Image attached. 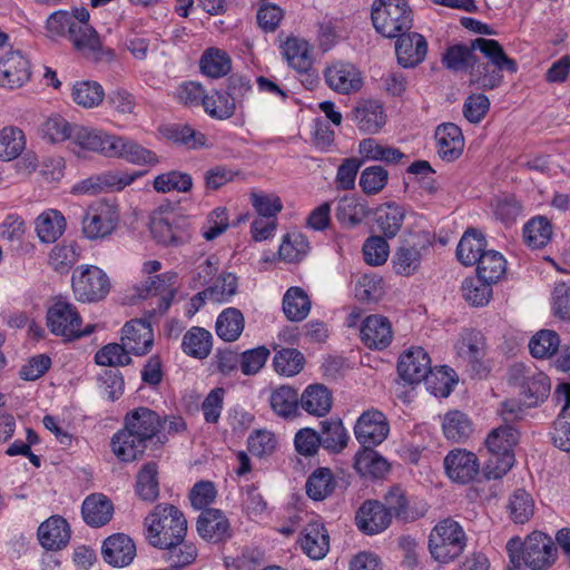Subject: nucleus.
<instances>
[{"label":"nucleus","mask_w":570,"mask_h":570,"mask_svg":"<svg viewBox=\"0 0 570 570\" xmlns=\"http://www.w3.org/2000/svg\"><path fill=\"white\" fill-rule=\"evenodd\" d=\"M167 422L156 411L139 406L127 412L124 425L110 440V446L116 458L124 463H131L144 459L149 444L161 449L167 442L161 434Z\"/></svg>","instance_id":"1"},{"label":"nucleus","mask_w":570,"mask_h":570,"mask_svg":"<svg viewBox=\"0 0 570 570\" xmlns=\"http://www.w3.org/2000/svg\"><path fill=\"white\" fill-rule=\"evenodd\" d=\"M475 47H479L480 56L475 53L469 68V86L483 91L493 90L503 82V70L518 72L517 61L505 53L498 40L480 37Z\"/></svg>","instance_id":"2"},{"label":"nucleus","mask_w":570,"mask_h":570,"mask_svg":"<svg viewBox=\"0 0 570 570\" xmlns=\"http://www.w3.org/2000/svg\"><path fill=\"white\" fill-rule=\"evenodd\" d=\"M505 548L512 564L509 570H522V564L531 570H548L558 554L551 537L541 531L531 532L524 541L518 537L511 538Z\"/></svg>","instance_id":"3"},{"label":"nucleus","mask_w":570,"mask_h":570,"mask_svg":"<svg viewBox=\"0 0 570 570\" xmlns=\"http://www.w3.org/2000/svg\"><path fill=\"white\" fill-rule=\"evenodd\" d=\"M146 539L150 546L165 549L175 548L185 540L187 520L174 504L159 503L145 518Z\"/></svg>","instance_id":"4"},{"label":"nucleus","mask_w":570,"mask_h":570,"mask_svg":"<svg viewBox=\"0 0 570 570\" xmlns=\"http://www.w3.org/2000/svg\"><path fill=\"white\" fill-rule=\"evenodd\" d=\"M520 432L511 424L493 429L485 439L490 456L484 464L487 481L503 478L514 465V448L519 443Z\"/></svg>","instance_id":"5"},{"label":"nucleus","mask_w":570,"mask_h":570,"mask_svg":"<svg viewBox=\"0 0 570 570\" xmlns=\"http://www.w3.org/2000/svg\"><path fill=\"white\" fill-rule=\"evenodd\" d=\"M371 18L376 32L385 38H395L413 26V11L407 0H375Z\"/></svg>","instance_id":"6"},{"label":"nucleus","mask_w":570,"mask_h":570,"mask_svg":"<svg viewBox=\"0 0 570 570\" xmlns=\"http://www.w3.org/2000/svg\"><path fill=\"white\" fill-rule=\"evenodd\" d=\"M82 317L77 307L62 298H58L46 313V325L51 334L61 336L66 342L89 336L96 330L95 324L81 328Z\"/></svg>","instance_id":"7"},{"label":"nucleus","mask_w":570,"mask_h":570,"mask_svg":"<svg viewBox=\"0 0 570 570\" xmlns=\"http://www.w3.org/2000/svg\"><path fill=\"white\" fill-rule=\"evenodd\" d=\"M466 537L455 520L448 518L439 521L429 535V550L432 558L441 563L456 559L464 550Z\"/></svg>","instance_id":"8"},{"label":"nucleus","mask_w":570,"mask_h":570,"mask_svg":"<svg viewBox=\"0 0 570 570\" xmlns=\"http://www.w3.org/2000/svg\"><path fill=\"white\" fill-rule=\"evenodd\" d=\"M150 233L158 244L178 247L190 242L193 224L189 216L160 206L151 218Z\"/></svg>","instance_id":"9"},{"label":"nucleus","mask_w":570,"mask_h":570,"mask_svg":"<svg viewBox=\"0 0 570 570\" xmlns=\"http://www.w3.org/2000/svg\"><path fill=\"white\" fill-rule=\"evenodd\" d=\"M509 384L520 390L525 407H534L544 402L551 390L547 374L523 363H515L509 370Z\"/></svg>","instance_id":"10"},{"label":"nucleus","mask_w":570,"mask_h":570,"mask_svg":"<svg viewBox=\"0 0 570 570\" xmlns=\"http://www.w3.org/2000/svg\"><path fill=\"white\" fill-rule=\"evenodd\" d=\"M71 287L77 301L96 303L102 301L111 288L108 275L96 265H80L73 269Z\"/></svg>","instance_id":"11"},{"label":"nucleus","mask_w":570,"mask_h":570,"mask_svg":"<svg viewBox=\"0 0 570 570\" xmlns=\"http://www.w3.org/2000/svg\"><path fill=\"white\" fill-rule=\"evenodd\" d=\"M444 469L448 476L458 484L487 480L484 466L481 469L476 454L465 449L451 450L444 458Z\"/></svg>","instance_id":"12"},{"label":"nucleus","mask_w":570,"mask_h":570,"mask_svg":"<svg viewBox=\"0 0 570 570\" xmlns=\"http://www.w3.org/2000/svg\"><path fill=\"white\" fill-rule=\"evenodd\" d=\"M119 224L116 206L99 203L90 206L81 220L83 236L89 240L105 239L114 233Z\"/></svg>","instance_id":"13"},{"label":"nucleus","mask_w":570,"mask_h":570,"mask_svg":"<svg viewBox=\"0 0 570 570\" xmlns=\"http://www.w3.org/2000/svg\"><path fill=\"white\" fill-rule=\"evenodd\" d=\"M460 358L466 362L471 372L479 377L485 376L489 368L484 364L485 357V337L475 328L464 330L455 345Z\"/></svg>","instance_id":"14"},{"label":"nucleus","mask_w":570,"mask_h":570,"mask_svg":"<svg viewBox=\"0 0 570 570\" xmlns=\"http://www.w3.org/2000/svg\"><path fill=\"white\" fill-rule=\"evenodd\" d=\"M326 85L340 95L357 92L363 87L361 70L352 62L335 61L324 69Z\"/></svg>","instance_id":"15"},{"label":"nucleus","mask_w":570,"mask_h":570,"mask_svg":"<svg viewBox=\"0 0 570 570\" xmlns=\"http://www.w3.org/2000/svg\"><path fill=\"white\" fill-rule=\"evenodd\" d=\"M386 416L379 410H368L361 414L354 426V434L361 448H375L389 435Z\"/></svg>","instance_id":"16"},{"label":"nucleus","mask_w":570,"mask_h":570,"mask_svg":"<svg viewBox=\"0 0 570 570\" xmlns=\"http://www.w3.org/2000/svg\"><path fill=\"white\" fill-rule=\"evenodd\" d=\"M393 335L391 321L380 314L366 316L360 327L361 342L370 350L387 348L393 341Z\"/></svg>","instance_id":"17"},{"label":"nucleus","mask_w":570,"mask_h":570,"mask_svg":"<svg viewBox=\"0 0 570 570\" xmlns=\"http://www.w3.org/2000/svg\"><path fill=\"white\" fill-rule=\"evenodd\" d=\"M31 65L21 51H9L0 58V86L16 89L30 80Z\"/></svg>","instance_id":"18"},{"label":"nucleus","mask_w":570,"mask_h":570,"mask_svg":"<svg viewBox=\"0 0 570 570\" xmlns=\"http://www.w3.org/2000/svg\"><path fill=\"white\" fill-rule=\"evenodd\" d=\"M431 367V358L428 352L421 347H412L403 352L397 361V374L400 379L409 385H415L422 382V377Z\"/></svg>","instance_id":"19"},{"label":"nucleus","mask_w":570,"mask_h":570,"mask_svg":"<svg viewBox=\"0 0 570 570\" xmlns=\"http://www.w3.org/2000/svg\"><path fill=\"white\" fill-rule=\"evenodd\" d=\"M121 342L130 354L144 356L154 345V332L148 318H135L128 321L122 327Z\"/></svg>","instance_id":"20"},{"label":"nucleus","mask_w":570,"mask_h":570,"mask_svg":"<svg viewBox=\"0 0 570 570\" xmlns=\"http://www.w3.org/2000/svg\"><path fill=\"white\" fill-rule=\"evenodd\" d=\"M395 38V52L400 66L414 68L425 59L428 41L421 33L404 31Z\"/></svg>","instance_id":"21"},{"label":"nucleus","mask_w":570,"mask_h":570,"mask_svg":"<svg viewBox=\"0 0 570 570\" xmlns=\"http://www.w3.org/2000/svg\"><path fill=\"white\" fill-rule=\"evenodd\" d=\"M355 521L360 531L367 535L381 533L392 523L391 515L379 500L364 501L356 511Z\"/></svg>","instance_id":"22"},{"label":"nucleus","mask_w":570,"mask_h":570,"mask_svg":"<svg viewBox=\"0 0 570 570\" xmlns=\"http://www.w3.org/2000/svg\"><path fill=\"white\" fill-rule=\"evenodd\" d=\"M196 529L198 534L207 542L220 543L232 537L228 519L219 509H205L199 514Z\"/></svg>","instance_id":"23"},{"label":"nucleus","mask_w":570,"mask_h":570,"mask_svg":"<svg viewBox=\"0 0 570 570\" xmlns=\"http://www.w3.org/2000/svg\"><path fill=\"white\" fill-rule=\"evenodd\" d=\"M70 14L72 16L73 23L76 24V29L80 38H83L86 50L95 55V60H111L115 56L114 50L102 49L98 32L89 23L90 14L88 9L85 7L73 8Z\"/></svg>","instance_id":"24"},{"label":"nucleus","mask_w":570,"mask_h":570,"mask_svg":"<svg viewBox=\"0 0 570 570\" xmlns=\"http://www.w3.org/2000/svg\"><path fill=\"white\" fill-rule=\"evenodd\" d=\"M102 559L115 568L129 566L136 557V544L125 533H114L105 539L101 547Z\"/></svg>","instance_id":"25"},{"label":"nucleus","mask_w":570,"mask_h":570,"mask_svg":"<svg viewBox=\"0 0 570 570\" xmlns=\"http://www.w3.org/2000/svg\"><path fill=\"white\" fill-rule=\"evenodd\" d=\"M115 138V135H108L101 130L76 124L70 146L78 147L81 150L98 153L106 157H111Z\"/></svg>","instance_id":"26"},{"label":"nucleus","mask_w":570,"mask_h":570,"mask_svg":"<svg viewBox=\"0 0 570 570\" xmlns=\"http://www.w3.org/2000/svg\"><path fill=\"white\" fill-rule=\"evenodd\" d=\"M145 174L146 171L129 174L122 170H110L98 176L96 181H94L92 178L82 180L77 187V190L85 194H98L106 189L121 190L135 181L136 178L141 177Z\"/></svg>","instance_id":"27"},{"label":"nucleus","mask_w":570,"mask_h":570,"mask_svg":"<svg viewBox=\"0 0 570 570\" xmlns=\"http://www.w3.org/2000/svg\"><path fill=\"white\" fill-rule=\"evenodd\" d=\"M69 523L61 515H52L38 528V539L46 550L58 551L63 549L70 540Z\"/></svg>","instance_id":"28"},{"label":"nucleus","mask_w":570,"mask_h":570,"mask_svg":"<svg viewBox=\"0 0 570 570\" xmlns=\"http://www.w3.org/2000/svg\"><path fill=\"white\" fill-rule=\"evenodd\" d=\"M383 507L391 515V520L395 518L404 523L414 522L422 518L425 510L411 507L405 491L400 485H393L383 497Z\"/></svg>","instance_id":"29"},{"label":"nucleus","mask_w":570,"mask_h":570,"mask_svg":"<svg viewBox=\"0 0 570 570\" xmlns=\"http://www.w3.org/2000/svg\"><path fill=\"white\" fill-rule=\"evenodd\" d=\"M353 468L361 478L382 480L390 472L391 464L374 448H361L354 455Z\"/></svg>","instance_id":"30"},{"label":"nucleus","mask_w":570,"mask_h":570,"mask_svg":"<svg viewBox=\"0 0 570 570\" xmlns=\"http://www.w3.org/2000/svg\"><path fill=\"white\" fill-rule=\"evenodd\" d=\"M438 154L445 161H454L463 153L464 137L461 128L453 122H443L435 129Z\"/></svg>","instance_id":"31"},{"label":"nucleus","mask_w":570,"mask_h":570,"mask_svg":"<svg viewBox=\"0 0 570 570\" xmlns=\"http://www.w3.org/2000/svg\"><path fill=\"white\" fill-rule=\"evenodd\" d=\"M114 511L112 501L104 493H91L81 504L82 519L91 528L106 525L112 519Z\"/></svg>","instance_id":"32"},{"label":"nucleus","mask_w":570,"mask_h":570,"mask_svg":"<svg viewBox=\"0 0 570 570\" xmlns=\"http://www.w3.org/2000/svg\"><path fill=\"white\" fill-rule=\"evenodd\" d=\"M135 494L145 503H155L160 495L159 465L155 461L144 463L136 474Z\"/></svg>","instance_id":"33"},{"label":"nucleus","mask_w":570,"mask_h":570,"mask_svg":"<svg viewBox=\"0 0 570 570\" xmlns=\"http://www.w3.org/2000/svg\"><path fill=\"white\" fill-rule=\"evenodd\" d=\"M111 157L124 158L138 166H156L160 163L156 153L145 148L135 140L116 136Z\"/></svg>","instance_id":"34"},{"label":"nucleus","mask_w":570,"mask_h":570,"mask_svg":"<svg viewBox=\"0 0 570 570\" xmlns=\"http://www.w3.org/2000/svg\"><path fill=\"white\" fill-rule=\"evenodd\" d=\"M353 120L364 134H376L386 122L383 106L375 100H364L352 111Z\"/></svg>","instance_id":"35"},{"label":"nucleus","mask_w":570,"mask_h":570,"mask_svg":"<svg viewBox=\"0 0 570 570\" xmlns=\"http://www.w3.org/2000/svg\"><path fill=\"white\" fill-rule=\"evenodd\" d=\"M332 391L324 384H309L301 394V407L309 415L325 416L332 410Z\"/></svg>","instance_id":"36"},{"label":"nucleus","mask_w":570,"mask_h":570,"mask_svg":"<svg viewBox=\"0 0 570 570\" xmlns=\"http://www.w3.org/2000/svg\"><path fill=\"white\" fill-rule=\"evenodd\" d=\"M301 548L306 556L313 560L323 559L330 549V537L324 524L312 522L308 523L299 539Z\"/></svg>","instance_id":"37"},{"label":"nucleus","mask_w":570,"mask_h":570,"mask_svg":"<svg viewBox=\"0 0 570 570\" xmlns=\"http://www.w3.org/2000/svg\"><path fill=\"white\" fill-rule=\"evenodd\" d=\"M81 256V247L75 239L57 243L48 254L49 266L58 274L66 275Z\"/></svg>","instance_id":"38"},{"label":"nucleus","mask_w":570,"mask_h":570,"mask_svg":"<svg viewBox=\"0 0 570 570\" xmlns=\"http://www.w3.org/2000/svg\"><path fill=\"white\" fill-rule=\"evenodd\" d=\"M163 137L177 146L187 149H200L207 147V137L188 124H169L159 129Z\"/></svg>","instance_id":"39"},{"label":"nucleus","mask_w":570,"mask_h":570,"mask_svg":"<svg viewBox=\"0 0 570 570\" xmlns=\"http://www.w3.org/2000/svg\"><path fill=\"white\" fill-rule=\"evenodd\" d=\"M475 43L476 39H473L469 45L460 42L449 46L442 53V66L452 72L468 73L471 62L479 50Z\"/></svg>","instance_id":"40"},{"label":"nucleus","mask_w":570,"mask_h":570,"mask_svg":"<svg viewBox=\"0 0 570 570\" xmlns=\"http://www.w3.org/2000/svg\"><path fill=\"white\" fill-rule=\"evenodd\" d=\"M487 245L488 240L480 230L468 228L456 246V258L464 266H473L479 254L488 250Z\"/></svg>","instance_id":"41"},{"label":"nucleus","mask_w":570,"mask_h":570,"mask_svg":"<svg viewBox=\"0 0 570 570\" xmlns=\"http://www.w3.org/2000/svg\"><path fill=\"white\" fill-rule=\"evenodd\" d=\"M371 214L366 202L355 196H345L340 199L336 208V219L343 228L352 229L358 226Z\"/></svg>","instance_id":"42"},{"label":"nucleus","mask_w":570,"mask_h":570,"mask_svg":"<svg viewBox=\"0 0 570 570\" xmlns=\"http://www.w3.org/2000/svg\"><path fill=\"white\" fill-rule=\"evenodd\" d=\"M422 381L432 395L448 397L456 385L459 377L453 368L442 365L435 368L430 367Z\"/></svg>","instance_id":"43"},{"label":"nucleus","mask_w":570,"mask_h":570,"mask_svg":"<svg viewBox=\"0 0 570 570\" xmlns=\"http://www.w3.org/2000/svg\"><path fill=\"white\" fill-rule=\"evenodd\" d=\"M269 404L278 416L294 419L299 415L301 396L296 389L282 385L271 393Z\"/></svg>","instance_id":"44"},{"label":"nucleus","mask_w":570,"mask_h":570,"mask_svg":"<svg viewBox=\"0 0 570 570\" xmlns=\"http://www.w3.org/2000/svg\"><path fill=\"white\" fill-rule=\"evenodd\" d=\"M66 219L61 212L50 209L43 212L36 219V232L41 243H56L66 230Z\"/></svg>","instance_id":"45"},{"label":"nucleus","mask_w":570,"mask_h":570,"mask_svg":"<svg viewBox=\"0 0 570 570\" xmlns=\"http://www.w3.org/2000/svg\"><path fill=\"white\" fill-rule=\"evenodd\" d=\"M337 487L334 473L330 468H317L306 480V494L313 501H323L331 497Z\"/></svg>","instance_id":"46"},{"label":"nucleus","mask_w":570,"mask_h":570,"mask_svg":"<svg viewBox=\"0 0 570 570\" xmlns=\"http://www.w3.org/2000/svg\"><path fill=\"white\" fill-rule=\"evenodd\" d=\"M213 347V335L200 326L190 327L184 335L181 342L183 352L194 358H206Z\"/></svg>","instance_id":"47"},{"label":"nucleus","mask_w":570,"mask_h":570,"mask_svg":"<svg viewBox=\"0 0 570 570\" xmlns=\"http://www.w3.org/2000/svg\"><path fill=\"white\" fill-rule=\"evenodd\" d=\"M442 429L448 440L463 443L473 433V423L466 413L451 410L444 414Z\"/></svg>","instance_id":"48"},{"label":"nucleus","mask_w":570,"mask_h":570,"mask_svg":"<svg viewBox=\"0 0 570 570\" xmlns=\"http://www.w3.org/2000/svg\"><path fill=\"white\" fill-rule=\"evenodd\" d=\"M244 326L243 313L236 307H228L217 316L215 331L224 342H235L242 335Z\"/></svg>","instance_id":"49"},{"label":"nucleus","mask_w":570,"mask_h":570,"mask_svg":"<svg viewBox=\"0 0 570 570\" xmlns=\"http://www.w3.org/2000/svg\"><path fill=\"white\" fill-rule=\"evenodd\" d=\"M421 261V247L410 244L407 240L396 248L392 257L393 268L401 276L414 275L420 268Z\"/></svg>","instance_id":"50"},{"label":"nucleus","mask_w":570,"mask_h":570,"mask_svg":"<svg viewBox=\"0 0 570 570\" xmlns=\"http://www.w3.org/2000/svg\"><path fill=\"white\" fill-rule=\"evenodd\" d=\"M76 124H70L59 114H52L47 117L39 126L38 134L41 139L51 144H58L66 140L71 141Z\"/></svg>","instance_id":"51"},{"label":"nucleus","mask_w":570,"mask_h":570,"mask_svg":"<svg viewBox=\"0 0 570 570\" xmlns=\"http://www.w3.org/2000/svg\"><path fill=\"white\" fill-rule=\"evenodd\" d=\"M199 67L202 73L207 77L222 78L232 70V59L225 50L212 47L202 55Z\"/></svg>","instance_id":"52"},{"label":"nucleus","mask_w":570,"mask_h":570,"mask_svg":"<svg viewBox=\"0 0 570 570\" xmlns=\"http://www.w3.org/2000/svg\"><path fill=\"white\" fill-rule=\"evenodd\" d=\"M376 223L386 238H393L400 232L405 217L401 205L390 202L381 205L376 212Z\"/></svg>","instance_id":"53"},{"label":"nucleus","mask_w":570,"mask_h":570,"mask_svg":"<svg viewBox=\"0 0 570 570\" xmlns=\"http://www.w3.org/2000/svg\"><path fill=\"white\" fill-rule=\"evenodd\" d=\"M320 425L323 449L333 454L341 453L347 446L350 439L342 420H325Z\"/></svg>","instance_id":"54"},{"label":"nucleus","mask_w":570,"mask_h":570,"mask_svg":"<svg viewBox=\"0 0 570 570\" xmlns=\"http://www.w3.org/2000/svg\"><path fill=\"white\" fill-rule=\"evenodd\" d=\"M553 233L552 224L546 216H535L523 226L524 243L532 249H541L549 244Z\"/></svg>","instance_id":"55"},{"label":"nucleus","mask_w":570,"mask_h":570,"mask_svg":"<svg viewBox=\"0 0 570 570\" xmlns=\"http://www.w3.org/2000/svg\"><path fill=\"white\" fill-rule=\"evenodd\" d=\"M311 311V299L304 289L294 286L283 297V312L291 322H301Z\"/></svg>","instance_id":"56"},{"label":"nucleus","mask_w":570,"mask_h":570,"mask_svg":"<svg viewBox=\"0 0 570 570\" xmlns=\"http://www.w3.org/2000/svg\"><path fill=\"white\" fill-rule=\"evenodd\" d=\"M47 28L50 32L57 36H62L67 32L68 39L77 50L87 51L83 38H80L70 12L66 10H58L51 13L47 20Z\"/></svg>","instance_id":"57"},{"label":"nucleus","mask_w":570,"mask_h":570,"mask_svg":"<svg viewBox=\"0 0 570 570\" xmlns=\"http://www.w3.org/2000/svg\"><path fill=\"white\" fill-rule=\"evenodd\" d=\"M476 265V275L482 279L499 282L505 274L507 261L501 253L494 249H488L479 254Z\"/></svg>","instance_id":"58"},{"label":"nucleus","mask_w":570,"mask_h":570,"mask_svg":"<svg viewBox=\"0 0 570 570\" xmlns=\"http://www.w3.org/2000/svg\"><path fill=\"white\" fill-rule=\"evenodd\" d=\"M204 101L205 112L213 119L227 120L235 116L238 107L224 94V89H212Z\"/></svg>","instance_id":"59"},{"label":"nucleus","mask_w":570,"mask_h":570,"mask_svg":"<svg viewBox=\"0 0 570 570\" xmlns=\"http://www.w3.org/2000/svg\"><path fill=\"white\" fill-rule=\"evenodd\" d=\"M494 282L482 279L480 276L468 277L462 283L464 299L472 306L482 307L489 304L492 298V285Z\"/></svg>","instance_id":"60"},{"label":"nucleus","mask_w":570,"mask_h":570,"mask_svg":"<svg viewBox=\"0 0 570 570\" xmlns=\"http://www.w3.org/2000/svg\"><path fill=\"white\" fill-rule=\"evenodd\" d=\"M75 104L87 109L98 107L105 98L102 86L94 80L77 81L71 89Z\"/></svg>","instance_id":"61"},{"label":"nucleus","mask_w":570,"mask_h":570,"mask_svg":"<svg viewBox=\"0 0 570 570\" xmlns=\"http://www.w3.org/2000/svg\"><path fill=\"white\" fill-rule=\"evenodd\" d=\"M24 148L26 137L20 128L8 126L0 130V160L17 159Z\"/></svg>","instance_id":"62"},{"label":"nucleus","mask_w":570,"mask_h":570,"mask_svg":"<svg viewBox=\"0 0 570 570\" xmlns=\"http://www.w3.org/2000/svg\"><path fill=\"white\" fill-rule=\"evenodd\" d=\"M358 153L364 161L371 159L386 164H397L404 157L399 148L379 145L374 138L363 139L358 145Z\"/></svg>","instance_id":"63"},{"label":"nucleus","mask_w":570,"mask_h":570,"mask_svg":"<svg viewBox=\"0 0 570 570\" xmlns=\"http://www.w3.org/2000/svg\"><path fill=\"white\" fill-rule=\"evenodd\" d=\"M157 193L166 194L173 190L188 193L193 188V177L188 173L170 170L159 174L153 183Z\"/></svg>","instance_id":"64"}]
</instances>
